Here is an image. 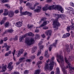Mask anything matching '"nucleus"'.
Returning <instances> with one entry per match:
<instances>
[{
	"label": "nucleus",
	"mask_w": 74,
	"mask_h": 74,
	"mask_svg": "<svg viewBox=\"0 0 74 74\" xmlns=\"http://www.w3.org/2000/svg\"><path fill=\"white\" fill-rule=\"evenodd\" d=\"M9 24H10V23L9 22H7L5 24V27H7L9 26Z\"/></svg>",
	"instance_id": "23"
},
{
	"label": "nucleus",
	"mask_w": 74,
	"mask_h": 74,
	"mask_svg": "<svg viewBox=\"0 0 74 74\" xmlns=\"http://www.w3.org/2000/svg\"><path fill=\"white\" fill-rule=\"evenodd\" d=\"M19 12V10H16L15 11V13L17 14V13H18Z\"/></svg>",
	"instance_id": "56"
},
{
	"label": "nucleus",
	"mask_w": 74,
	"mask_h": 74,
	"mask_svg": "<svg viewBox=\"0 0 74 74\" xmlns=\"http://www.w3.org/2000/svg\"><path fill=\"white\" fill-rule=\"evenodd\" d=\"M42 64V62H41V61H39L37 63V64L38 65V64Z\"/></svg>",
	"instance_id": "42"
},
{
	"label": "nucleus",
	"mask_w": 74,
	"mask_h": 74,
	"mask_svg": "<svg viewBox=\"0 0 74 74\" xmlns=\"http://www.w3.org/2000/svg\"><path fill=\"white\" fill-rule=\"evenodd\" d=\"M72 9L73 8L71 7H69V11H68V13H71V11H72Z\"/></svg>",
	"instance_id": "26"
},
{
	"label": "nucleus",
	"mask_w": 74,
	"mask_h": 74,
	"mask_svg": "<svg viewBox=\"0 0 74 74\" xmlns=\"http://www.w3.org/2000/svg\"><path fill=\"white\" fill-rule=\"evenodd\" d=\"M52 0H47V3H51L52 2Z\"/></svg>",
	"instance_id": "48"
},
{
	"label": "nucleus",
	"mask_w": 74,
	"mask_h": 74,
	"mask_svg": "<svg viewBox=\"0 0 74 74\" xmlns=\"http://www.w3.org/2000/svg\"><path fill=\"white\" fill-rule=\"evenodd\" d=\"M5 56H9V54H8V53H5Z\"/></svg>",
	"instance_id": "47"
},
{
	"label": "nucleus",
	"mask_w": 74,
	"mask_h": 74,
	"mask_svg": "<svg viewBox=\"0 0 74 74\" xmlns=\"http://www.w3.org/2000/svg\"><path fill=\"white\" fill-rule=\"evenodd\" d=\"M5 7H6L7 8L9 9L10 8V5L8 4H5Z\"/></svg>",
	"instance_id": "34"
},
{
	"label": "nucleus",
	"mask_w": 74,
	"mask_h": 74,
	"mask_svg": "<svg viewBox=\"0 0 74 74\" xmlns=\"http://www.w3.org/2000/svg\"><path fill=\"white\" fill-rule=\"evenodd\" d=\"M65 61L67 64L68 65L69 68V69H70L71 70V71L72 70H74V67H71V64H70V61L68 60L66 58H65Z\"/></svg>",
	"instance_id": "6"
},
{
	"label": "nucleus",
	"mask_w": 74,
	"mask_h": 74,
	"mask_svg": "<svg viewBox=\"0 0 74 74\" xmlns=\"http://www.w3.org/2000/svg\"><path fill=\"white\" fill-rule=\"evenodd\" d=\"M37 47L36 46H35L34 47V48L32 49V52L33 53H34V52H35V51H36V50L37 49Z\"/></svg>",
	"instance_id": "25"
},
{
	"label": "nucleus",
	"mask_w": 74,
	"mask_h": 74,
	"mask_svg": "<svg viewBox=\"0 0 74 74\" xmlns=\"http://www.w3.org/2000/svg\"><path fill=\"white\" fill-rule=\"evenodd\" d=\"M45 57L47 58L49 57V56L48 55V50H47L45 51Z\"/></svg>",
	"instance_id": "21"
},
{
	"label": "nucleus",
	"mask_w": 74,
	"mask_h": 74,
	"mask_svg": "<svg viewBox=\"0 0 74 74\" xmlns=\"http://www.w3.org/2000/svg\"><path fill=\"white\" fill-rule=\"evenodd\" d=\"M26 37V35H25L24 36H22V37H21L19 39L20 42H22L23 41V38Z\"/></svg>",
	"instance_id": "18"
},
{
	"label": "nucleus",
	"mask_w": 74,
	"mask_h": 74,
	"mask_svg": "<svg viewBox=\"0 0 74 74\" xmlns=\"http://www.w3.org/2000/svg\"><path fill=\"white\" fill-rule=\"evenodd\" d=\"M23 64H21V67L22 69V68L23 67Z\"/></svg>",
	"instance_id": "62"
},
{
	"label": "nucleus",
	"mask_w": 74,
	"mask_h": 74,
	"mask_svg": "<svg viewBox=\"0 0 74 74\" xmlns=\"http://www.w3.org/2000/svg\"><path fill=\"white\" fill-rule=\"evenodd\" d=\"M66 30L68 32H69L70 31V26L66 28Z\"/></svg>",
	"instance_id": "40"
},
{
	"label": "nucleus",
	"mask_w": 74,
	"mask_h": 74,
	"mask_svg": "<svg viewBox=\"0 0 74 74\" xmlns=\"http://www.w3.org/2000/svg\"><path fill=\"white\" fill-rule=\"evenodd\" d=\"M3 15L5 16H7V15H8V11L7 9H5Z\"/></svg>",
	"instance_id": "16"
},
{
	"label": "nucleus",
	"mask_w": 74,
	"mask_h": 74,
	"mask_svg": "<svg viewBox=\"0 0 74 74\" xmlns=\"http://www.w3.org/2000/svg\"><path fill=\"white\" fill-rule=\"evenodd\" d=\"M35 58H36V56H32L31 57V58L33 59H34Z\"/></svg>",
	"instance_id": "53"
},
{
	"label": "nucleus",
	"mask_w": 74,
	"mask_h": 74,
	"mask_svg": "<svg viewBox=\"0 0 74 74\" xmlns=\"http://www.w3.org/2000/svg\"><path fill=\"white\" fill-rule=\"evenodd\" d=\"M40 70H37L36 71L35 73L34 74H40Z\"/></svg>",
	"instance_id": "31"
},
{
	"label": "nucleus",
	"mask_w": 74,
	"mask_h": 74,
	"mask_svg": "<svg viewBox=\"0 0 74 74\" xmlns=\"http://www.w3.org/2000/svg\"><path fill=\"white\" fill-rule=\"evenodd\" d=\"M5 20H6V17H4L3 18V20L0 22L1 25H2V24L4 23V22H5Z\"/></svg>",
	"instance_id": "19"
},
{
	"label": "nucleus",
	"mask_w": 74,
	"mask_h": 74,
	"mask_svg": "<svg viewBox=\"0 0 74 74\" xmlns=\"http://www.w3.org/2000/svg\"><path fill=\"white\" fill-rule=\"evenodd\" d=\"M27 13H28V12H21V14H22V15H27Z\"/></svg>",
	"instance_id": "27"
},
{
	"label": "nucleus",
	"mask_w": 74,
	"mask_h": 74,
	"mask_svg": "<svg viewBox=\"0 0 74 74\" xmlns=\"http://www.w3.org/2000/svg\"><path fill=\"white\" fill-rule=\"evenodd\" d=\"M54 16L56 18V19L53 21V27L54 29V30H56L58 29V27L60 26V24L58 22V20L60 17V18H64L65 15L63 14H54Z\"/></svg>",
	"instance_id": "1"
},
{
	"label": "nucleus",
	"mask_w": 74,
	"mask_h": 74,
	"mask_svg": "<svg viewBox=\"0 0 74 74\" xmlns=\"http://www.w3.org/2000/svg\"><path fill=\"white\" fill-rule=\"evenodd\" d=\"M21 63V62L20 61L19 62H16V64L17 65H18V64H19Z\"/></svg>",
	"instance_id": "50"
},
{
	"label": "nucleus",
	"mask_w": 74,
	"mask_h": 74,
	"mask_svg": "<svg viewBox=\"0 0 74 74\" xmlns=\"http://www.w3.org/2000/svg\"><path fill=\"white\" fill-rule=\"evenodd\" d=\"M67 51H70V48H69V46H68V47L67 48Z\"/></svg>",
	"instance_id": "57"
},
{
	"label": "nucleus",
	"mask_w": 74,
	"mask_h": 74,
	"mask_svg": "<svg viewBox=\"0 0 74 74\" xmlns=\"http://www.w3.org/2000/svg\"><path fill=\"white\" fill-rule=\"evenodd\" d=\"M35 32H36V33H38V32H39V30L36 29L35 30Z\"/></svg>",
	"instance_id": "61"
},
{
	"label": "nucleus",
	"mask_w": 74,
	"mask_h": 74,
	"mask_svg": "<svg viewBox=\"0 0 74 74\" xmlns=\"http://www.w3.org/2000/svg\"><path fill=\"white\" fill-rule=\"evenodd\" d=\"M57 60L58 63H60V65L62 71L65 74H67V72L65 70V66H64V59L62 56L58 55L57 56Z\"/></svg>",
	"instance_id": "3"
},
{
	"label": "nucleus",
	"mask_w": 74,
	"mask_h": 74,
	"mask_svg": "<svg viewBox=\"0 0 74 74\" xmlns=\"http://www.w3.org/2000/svg\"><path fill=\"white\" fill-rule=\"evenodd\" d=\"M6 67H7V65H6L3 66L2 67V70H1V72H4V71H5V70H6Z\"/></svg>",
	"instance_id": "15"
},
{
	"label": "nucleus",
	"mask_w": 74,
	"mask_h": 74,
	"mask_svg": "<svg viewBox=\"0 0 74 74\" xmlns=\"http://www.w3.org/2000/svg\"><path fill=\"white\" fill-rule=\"evenodd\" d=\"M27 27L28 29H30V28H32V27H33V25H31L28 24L27 25Z\"/></svg>",
	"instance_id": "29"
},
{
	"label": "nucleus",
	"mask_w": 74,
	"mask_h": 74,
	"mask_svg": "<svg viewBox=\"0 0 74 74\" xmlns=\"http://www.w3.org/2000/svg\"><path fill=\"white\" fill-rule=\"evenodd\" d=\"M0 44H3V40H0Z\"/></svg>",
	"instance_id": "55"
},
{
	"label": "nucleus",
	"mask_w": 74,
	"mask_h": 74,
	"mask_svg": "<svg viewBox=\"0 0 74 74\" xmlns=\"http://www.w3.org/2000/svg\"><path fill=\"white\" fill-rule=\"evenodd\" d=\"M25 58L23 57H21L19 59V61L20 62H24L25 60Z\"/></svg>",
	"instance_id": "14"
},
{
	"label": "nucleus",
	"mask_w": 74,
	"mask_h": 74,
	"mask_svg": "<svg viewBox=\"0 0 74 74\" xmlns=\"http://www.w3.org/2000/svg\"><path fill=\"white\" fill-rule=\"evenodd\" d=\"M36 38H39L40 37V35L38 34H36Z\"/></svg>",
	"instance_id": "35"
},
{
	"label": "nucleus",
	"mask_w": 74,
	"mask_h": 74,
	"mask_svg": "<svg viewBox=\"0 0 74 74\" xmlns=\"http://www.w3.org/2000/svg\"><path fill=\"white\" fill-rule=\"evenodd\" d=\"M30 9L31 10H34L35 8H36V7L34 6V7H31L30 8Z\"/></svg>",
	"instance_id": "38"
},
{
	"label": "nucleus",
	"mask_w": 74,
	"mask_h": 74,
	"mask_svg": "<svg viewBox=\"0 0 74 74\" xmlns=\"http://www.w3.org/2000/svg\"><path fill=\"white\" fill-rule=\"evenodd\" d=\"M39 3H38L37 2H36L35 3L34 5V7H36V6H37L38 5H39Z\"/></svg>",
	"instance_id": "36"
},
{
	"label": "nucleus",
	"mask_w": 74,
	"mask_h": 74,
	"mask_svg": "<svg viewBox=\"0 0 74 74\" xmlns=\"http://www.w3.org/2000/svg\"><path fill=\"white\" fill-rule=\"evenodd\" d=\"M43 29H48V27H47L45 26L43 28Z\"/></svg>",
	"instance_id": "49"
},
{
	"label": "nucleus",
	"mask_w": 74,
	"mask_h": 74,
	"mask_svg": "<svg viewBox=\"0 0 74 74\" xmlns=\"http://www.w3.org/2000/svg\"><path fill=\"white\" fill-rule=\"evenodd\" d=\"M41 36L42 38H45V35L44 34H43L41 35Z\"/></svg>",
	"instance_id": "44"
},
{
	"label": "nucleus",
	"mask_w": 74,
	"mask_h": 74,
	"mask_svg": "<svg viewBox=\"0 0 74 74\" xmlns=\"http://www.w3.org/2000/svg\"><path fill=\"white\" fill-rule=\"evenodd\" d=\"M43 46H39V47H40V49H42V48H43Z\"/></svg>",
	"instance_id": "63"
},
{
	"label": "nucleus",
	"mask_w": 74,
	"mask_h": 74,
	"mask_svg": "<svg viewBox=\"0 0 74 74\" xmlns=\"http://www.w3.org/2000/svg\"><path fill=\"white\" fill-rule=\"evenodd\" d=\"M39 59L40 60H42V59H43V57L41 56L40 57Z\"/></svg>",
	"instance_id": "59"
},
{
	"label": "nucleus",
	"mask_w": 74,
	"mask_h": 74,
	"mask_svg": "<svg viewBox=\"0 0 74 74\" xmlns=\"http://www.w3.org/2000/svg\"><path fill=\"white\" fill-rule=\"evenodd\" d=\"M4 47H7L6 51H9V48H11V46H7V44L5 43L4 44V46H2V48H4Z\"/></svg>",
	"instance_id": "8"
},
{
	"label": "nucleus",
	"mask_w": 74,
	"mask_h": 74,
	"mask_svg": "<svg viewBox=\"0 0 74 74\" xmlns=\"http://www.w3.org/2000/svg\"><path fill=\"white\" fill-rule=\"evenodd\" d=\"M14 40H18V36H16L14 38Z\"/></svg>",
	"instance_id": "41"
},
{
	"label": "nucleus",
	"mask_w": 74,
	"mask_h": 74,
	"mask_svg": "<svg viewBox=\"0 0 74 74\" xmlns=\"http://www.w3.org/2000/svg\"><path fill=\"white\" fill-rule=\"evenodd\" d=\"M41 53V50H39L38 51V53L37 54V56H38V55H40V53Z\"/></svg>",
	"instance_id": "37"
},
{
	"label": "nucleus",
	"mask_w": 74,
	"mask_h": 74,
	"mask_svg": "<svg viewBox=\"0 0 74 74\" xmlns=\"http://www.w3.org/2000/svg\"><path fill=\"white\" fill-rule=\"evenodd\" d=\"M8 40V38H7L5 37L3 39V41H6Z\"/></svg>",
	"instance_id": "45"
},
{
	"label": "nucleus",
	"mask_w": 74,
	"mask_h": 74,
	"mask_svg": "<svg viewBox=\"0 0 74 74\" xmlns=\"http://www.w3.org/2000/svg\"><path fill=\"white\" fill-rule=\"evenodd\" d=\"M8 0H1L2 3H7V2H8Z\"/></svg>",
	"instance_id": "32"
},
{
	"label": "nucleus",
	"mask_w": 74,
	"mask_h": 74,
	"mask_svg": "<svg viewBox=\"0 0 74 74\" xmlns=\"http://www.w3.org/2000/svg\"><path fill=\"white\" fill-rule=\"evenodd\" d=\"M28 73H29V71L27 70L25 71L24 72V74H28Z\"/></svg>",
	"instance_id": "43"
},
{
	"label": "nucleus",
	"mask_w": 74,
	"mask_h": 74,
	"mask_svg": "<svg viewBox=\"0 0 74 74\" xmlns=\"http://www.w3.org/2000/svg\"><path fill=\"white\" fill-rule=\"evenodd\" d=\"M34 41L35 40L34 39L32 38L30 39L29 38H27L26 40V42L27 44V45H31L34 44Z\"/></svg>",
	"instance_id": "5"
},
{
	"label": "nucleus",
	"mask_w": 74,
	"mask_h": 74,
	"mask_svg": "<svg viewBox=\"0 0 74 74\" xmlns=\"http://www.w3.org/2000/svg\"><path fill=\"white\" fill-rule=\"evenodd\" d=\"M22 25V23L21 22H17L16 24V26L20 27Z\"/></svg>",
	"instance_id": "13"
},
{
	"label": "nucleus",
	"mask_w": 74,
	"mask_h": 74,
	"mask_svg": "<svg viewBox=\"0 0 74 74\" xmlns=\"http://www.w3.org/2000/svg\"><path fill=\"white\" fill-rule=\"evenodd\" d=\"M58 43V40H56L55 42L54 43H53V45L54 46V47H55L56 46V44Z\"/></svg>",
	"instance_id": "30"
},
{
	"label": "nucleus",
	"mask_w": 74,
	"mask_h": 74,
	"mask_svg": "<svg viewBox=\"0 0 74 74\" xmlns=\"http://www.w3.org/2000/svg\"><path fill=\"white\" fill-rule=\"evenodd\" d=\"M42 43V41H40L39 43V47H40L41 45V44Z\"/></svg>",
	"instance_id": "46"
},
{
	"label": "nucleus",
	"mask_w": 74,
	"mask_h": 74,
	"mask_svg": "<svg viewBox=\"0 0 74 74\" xmlns=\"http://www.w3.org/2000/svg\"><path fill=\"white\" fill-rule=\"evenodd\" d=\"M16 50H14L12 52V53L13 54V56H14V55H15V52Z\"/></svg>",
	"instance_id": "51"
},
{
	"label": "nucleus",
	"mask_w": 74,
	"mask_h": 74,
	"mask_svg": "<svg viewBox=\"0 0 74 74\" xmlns=\"http://www.w3.org/2000/svg\"><path fill=\"white\" fill-rule=\"evenodd\" d=\"M30 59H27L26 61V62H30Z\"/></svg>",
	"instance_id": "64"
},
{
	"label": "nucleus",
	"mask_w": 74,
	"mask_h": 74,
	"mask_svg": "<svg viewBox=\"0 0 74 74\" xmlns=\"http://www.w3.org/2000/svg\"><path fill=\"white\" fill-rule=\"evenodd\" d=\"M7 32L8 33H13V32H14V30H12V29H10L8 30L7 31Z\"/></svg>",
	"instance_id": "24"
},
{
	"label": "nucleus",
	"mask_w": 74,
	"mask_h": 74,
	"mask_svg": "<svg viewBox=\"0 0 74 74\" xmlns=\"http://www.w3.org/2000/svg\"><path fill=\"white\" fill-rule=\"evenodd\" d=\"M27 36H32V35H34V34H33V33H32V32H29V33H28L27 34Z\"/></svg>",
	"instance_id": "28"
},
{
	"label": "nucleus",
	"mask_w": 74,
	"mask_h": 74,
	"mask_svg": "<svg viewBox=\"0 0 74 74\" xmlns=\"http://www.w3.org/2000/svg\"><path fill=\"white\" fill-rule=\"evenodd\" d=\"M60 73V70L59 68H56V74H59Z\"/></svg>",
	"instance_id": "22"
},
{
	"label": "nucleus",
	"mask_w": 74,
	"mask_h": 74,
	"mask_svg": "<svg viewBox=\"0 0 74 74\" xmlns=\"http://www.w3.org/2000/svg\"><path fill=\"white\" fill-rule=\"evenodd\" d=\"M14 15V13L12 11L10 12L8 14V16L9 18H12Z\"/></svg>",
	"instance_id": "12"
},
{
	"label": "nucleus",
	"mask_w": 74,
	"mask_h": 74,
	"mask_svg": "<svg viewBox=\"0 0 74 74\" xmlns=\"http://www.w3.org/2000/svg\"><path fill=\"white\" fill-rule=\"evenodd\" d=\"M70 36V34L69 33H67L65 35H64L62 38H66V37H68Z\"/></svg>",
	"instance_id": "17"
},
{
	"label": "nucleus",
	"mask_w": 74,
	"mask_h": 74,
	"mask_svg": "<svg viewBox=\"0 0 74 74\" xmlns=\"http://www.w3.org/2000/svg\"><path fill=\"white\" fill-rule=\"evenodd\" d=\"M70 30H73V29H74V27L73 25H70Z\"/></svg>",
	"instance_id": "33"
},
{
	"label": "nucleus",
	"mask_w": 74,
	"mask_h": 74,
	"mask_svg": "<svg viewBox=\"0 0 74 74\" xmlns=\"http://www.w3.org/2000/svg\"><path fill=\"white\" fill-rule=\"evenodd\" d=\"M27 14L28 15H29V16H31L32 15V13L30 12H28Z\"/></svg>",
	"instance_id": "39"
},
{
	"label": "nucleus",
	"mask_w": 74,
	"mask_h": 74,
	"mask_svg": "<svg viewBox=\"0 0 74 74\" xmlns=\"http://www.w3.org/2000/svg\"><path fill=\"white\" fill-rule=\"evenodd\" d=\"M52 33V31L51 30H47L45 32V34L46 35L48 36H51V33Z\"/></svg>",
	"instance_id": "9"
},
{
	"label": "nucleus",
	"mask_w": 74,
	"mask_h": 74,
	"mask_svg": "<svg viewBox=\"0 0 74 74\" xmlns=\"http://www.w3.org/2000/svg\"><path fill=\"white\" fill-rule=\"evenodd\" d=\"M41 8L39 6H38L37 8L34 10V12H40L41 11Z\"/></svg>",
	"instance_id": "11"
},
{
	"label": "nucleus",
	"mask_w": 74,
	"mask_h": 74,
	"mask_svg": "<svg viewBox=\"0 0 74 74\" xmlns=\"http://www.w3.org/2000/svg\"><path fill=\"white\" fill-rule=\"evenodd\" d=\"M70 4H71V5H72V6H73V7H74V3H70Z\"/></svg>",
	"instance_id": "60"
},
{
	"label": "nucleus",
	"mask_w": 74,
	"mask_h": 74,
	"mask_svg": "<svg viewBox=\"0 0 74 74\" xmlns=\"http://www.w3.org/2000/svg\"><path fill=\"white\" fill-rule=\"evenodd\" d=\"M26 5L27 6H30V3H27L26 4Z\"/></svg>",
	"instance_id": "54"
},
{
	"label": "nucleus",
	"mask_w": 74,
	"mask_h": 74,
	"mask_svg": "<svg viewBox=\"0 0 74 74\" xmlns=\"http://www.w3.org/2000/svg\"><path fill=\"white\" fill-rule=\"evenodd\" d=\"M47 22L48 21H45L42 25H41L39 26L40 27H42L43 26H44L46 25L47 23Z\"/></svg>",
	"instance_id": "20"
},
{
	"label": "nucleus",
	"mask_w": 74,
	"mask_h": 74,
	"mask_svg": "<svg viewBox=\"0 0 74 74\" xmlns=\"http://www.w3.org/2000/svg\"><path fill=\"white\" fill-rule=\"evenodd\" d=\"M22 10H23V8H22V7H20V10L21 13V12H22Z\"/></svg>",
	"instance_id": "52"
},
{
	"label": "nucleus",
	"mask_w": 74,
	"mask_h": 74,
	"mask_svg": "<svg viewBox=\"0 0 74 74\" xmlns=\"http://www.w3.org/2000/svg\"><path fill=\"white\" fill-rule=\"evenodd\" d=\"M24 51L23 49H20L18 51L17 55V57H19V56H21V54L23 53V52Z\"/></svg>",
	"instance_id": "10"
},
{
	"label": "nucleus",
	"mask_w": 74,
	"mask_h": 74,
	"mask_svg": "<svg viewBox=\"0 0 74 74\" xmlns=\"http://www.w3.org/2000/svg\"><path fill=\"white\" fill-rule=\"evenodd\" d=\"M3 12V10H0V14H1V13Z\"/></svg>",
	"instance_id": "58"
},
{
	"label": "nucleus",
	"mask_w": 74,
	"mask_h": 74,
	"mask_svg": "<svg viewBox=\"0 0 74 74\" xmlns=\"http://www.w3.org/2000/svg\"><path fill=\"white\" fill-rule=\"evenodd\" d=\"M57 9L58 11H60L62 13L63 12V9L59 5H53L49 7V5L48 4H46L44 7L42 9L43 11H47L48 9L49 10H52L53 9Z\"/></svg>",
	"instance_id": "2"
},
{
	"label": "nucleus",
	"mask_w": 74,
	"mask_h": 74,
	"mask_svg": "<svg viewBox=\"0 0 74 74\" xmlns=\"http://www.w3.org/2000/svg\"><path fill=\"white\" fill-rule=\"evenodd\" d=\"M54 59V57H52L50 59L51 63L49 65L47 64H46L45 69V70L47 71V70H52L53 69V67L54 65V62L53 61Z\"/></svg>",
	"instance_id": "4"
},
{
	"label": "nucleus",
	"mask_w": 74,
	"mask_h": 74,
	"mask_svg": "<svg viewBox=\"0 0 74 74\" xmlns=\"http://www.w3.org/2000/svg\"><path fill=\"white\" fill-rule=\"evenodd\" d=\"M13 64V62H10L8 64V68L9 69H10V71H11L13 69L12 66H11Z\"/></svg>",
	"instance_id": "7"
}]
</instances>
